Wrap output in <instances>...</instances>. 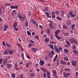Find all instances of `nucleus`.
I'll list each match as a JSON object with an SVG mask.
<instances>
[{
	"instance_id": "f257e3e1",
	"label": "nucleus",
	"mask_w": 78,
	"mask_h": 78,
	"mask_svg": "<svg viewBox=\"0 0 78 78\" xmlns=\"http://www.w3.org/2000/svg\"><path fill=\"white\" fill-rule=\"evenodd\" d=\"M20 15V16H19ZM17 16L19 17L20 20H21L22 21H25V19H26V16H25L24 15L22 17L21 16V15L20 14H18Z\"/></svg>"
},
{
	"instance_id": "f03ea898",
	"label": "nucleus",
	"mask_w": 78,
	"mask_h": 78,
	"mask_svg": "<svg viewBox=\"0 0 78 78\" xmlns=\"http://www.w3.org/2000/svg\"><path fill=\"white\" fill-rule=\"evenodd\" d=\"M63 74L64 75V76L65 78H67V77L70 76L71 75L69 73H63Z\"/></svg>"
},
{
	"instance_id": "7ed1b4c3",
	"label": "nucleus",
	"mask_w": 78,
	"mask_h": 78,
	"mask_svg": "<svg viewBox=\"0 0 78 78\" xmlns=\"http://www.w3.org/2000/svg\"><path fill=\"white\" fill-rule=\"evenodd\" d=\"M71 62L72 63V65L74 66H77V61L74 60H73L71 61Z\"/></svg>"
},
{
	"instance_id": "20e7f679",
	"label": "nucleus",
	"mask_w": 78,
	"mask_h": 78,
	"mask_svg": "<svg viewBox=\"0 0 78 78\" xmlns=\"http://www.w3.org/2000/svg\"><path fill=\"white\" fill-rule=\"evenodd\" d=\"M45 62L44 61H43L42 60H40V62H39V64H40V66H43Z\"/></svg>"
},
{
	"instance_id": "39448f33",
	"label": "nucleus",
	"mask_w": 78,
	"mask_h": 78,
	"mask_svg": "<svg viewBox=\"0 0 78 78\" xmlns=\"http://www.w3.org/2000/svg\"><path fill=\"white\" fill-rule=\"evenodd\" d=\"M60 64L62 65H66V62L64 61L63 60H62L60 61Z\"/></svg>"
},
{
	"instance_id": "423d86ee",
	"label": "nucleus",
	"mask_w": 78,
	"mask_h": 78,
	"mask_svg": "<svg viewBox=\"0 0 78 78\" xmlns=\"http://www.w3.org/2000/svg\"><path fill=\"white\" fill-rule=\"evenodd\" d=\"M6 65L7 66V67L9 69L12 67V65L11 64H9V63H7Z\"/></svg>"
},
{
	"instance_id": "0eeeda50",
	"label": "nucleus",
	"mask_w": 78,
	"mask_h": 78,
	"mask_svg": "<svg viewBox=\"0 0 78 78\" xmlns=\"http://www.w3.org/2000/svg\"><path fill=\"white\" fill-rule=\"evenodd\" d=\"M17 27V22H16L14 23L13 27L16 28Z\"/></svg>"
},
{
	"instance_id": "6e6552de",
	"label": "nucleus",
	"mask_w": 78,
	"mask_h": 78,
	"mask_svg": "<svg viewBox=\"0 0 78 78\" xmlns=\"http://www.w3.org/2000/svg\"><path fill=\"white\" fill-rule=\"evenodd\" d=\"M4 55H8V50H5L4 52Z\"/></svg>"
},
{
	"instance_id": "1a4fd4ad",
	"label": "nucleus",
	"mask_w": 78,
	"mask_h": 78,
	"mask_svg": "<svg viewBox=\"0 0 78 78\" xmlns=\"http://www.w3.org/2000/svg\"><path fill=\"white\" fill-rule=\"evenodd\" d=\"M7 29H8V25H6L3 28V30L4 31H6Z\"/></svg>"
},
{
	"instance_id": "9d476101",
	"label": "nucleus",
	"mask_w": 78,
	"mask_h": 78,
	"mask_svg": "<svg viewBox=\"0 0 78 78\" xmlns=\"http://www.w3.org/2000/svg\"><path fill=\"white\" fill-rule=\"evenodd\" d=\"M73 39L75 44H77V43L78 42V41H76V40L75 39V38H73Z\"/></svg>"
},
{
	"instance_id": "9b49d317",
	"label": "nucleus",
	"mask_w": 78,
	"mask_h": 78,
	"mask_svg": "<svg viewBox=\"0 0 78 78\" xmlns=\"http://www.w3.org/2000/svg\"><path fill=\"white\" fill-rule=\"evenodd\" d=\"M9 55H12V53H14V51L9 50Z\"/></svg>"
},
{
	"instance_id": "f8f14e48",
	"label": "nucleus",
	"mask_w": 78,
	"mask_h": 78,
	"mask_svg": "<svg viewBox=\"0 0 78 78\" xmlns=\"http://www.w3.org/2000/svg\"><path fill=\"white\" fill-rule=\"evenodd\" d=\"M41 69L42 71H43V72H47V69L41 68Z\"/></svg>"
},
{
	"instance_id": "ddd939ff",
	"label": "nucleus",
	"mask_w": 78,
	"mask_h": 78,
	"mask_svg": "<svg viewBox=\"0 0 78 78\" xmlns=\"http://www.w3.org/2000/svg\"><path fill=\"white\" fill-rule=\"evenodd\" d=\"M53 73L54 75L55 76H56V70H53Z\"/></svg>"
},
{
	"instance_id": "4468645a",
	"label": "nucleus",
	"mask_w": 78,
	"mask_h": 78,
	"mask_svg": "<svg viewBox=\"0 0 78 78\" xmlns=\"http://www.w3.org/2000/svg\"><path fill=\"white\" fill-rule=\"evenodd\" d=\"M25 25L27 26V27H28V21L27 20L26 21L25 23Z\"/></svg>"
},
{
	"instance_id": "2eb2a0df",
	"label": "nucleus",
	"mask_w": 78,
	"mask_h": 78,
	"mask_svg": "<svg viewBox=\"0 0 78 78\" xmlns=\"http://www.w3.org/2000/svg\"><path fill=\"white\" fill-rule=\"evenodd\" d=\"M5 45L8 48H11V45L9 44L8 43H6Z\"/></svg>"
},
{
	"instance_id": "dca6fc26",
	"label": "nucleus",
	"mask_w": 78,
	"mask_h": 78,
	"mask_svg": "<svg viewBox=\"0 0 78 78\" xmlns=\"http://www.w3.org/2000/svg\"><path fill=\"white\" fill-rule=\"evenodd\" d=\"M31 49L32 50H33V51H34V52H36V51L37 50V49L34 48H32Z\"/></svg>"
},
{
	"instance_id": "f3484780",
	"label": "nucleus",
	"mask_w": 78,
	"mask_h": 78,
	"mask_svg": "<svg viewBox=\"0 0 78 78\" xmlns=\"http://www.w3.org/2000/svg\"><path fill=\"white\" fill-rule=\"evenodd\" d=\"M49 41H50V40L49 39H46L45 40V42L46 43H47V42H49Z\"/></svg>"
},
{
	"instance_id": "a211bd4d",
	"label": "nucleus",
	"mask_w": 78,
	"mask_h": 78,
	"mask_svg": "<svg viewBox=\"0 0 78 78\" xmlns=\"http://www.w3.org/2000/svg\"><path fill=\"white\" fill-rule=\"evenodd\" d=\"M12 76V78H15L16 77V76H15V74L14 73H13L11 74Z\"/></svg>"
},
{
	"instance_id": "6ab92c4d",
	"label": "nucleus",
	"mask_w": 78,
	"mask_h": 78,
	"mask_svg": "<svg viewBox=\"0 0 78 78\" xmlns=\"http://www.w3.org/2000/svg\"><path fill=\"white\" fill-rule=\"evenodd\" d=\"M74 28H75V24H73L72 25V30H74Z\"/></svg>"
},
{
	"instance_id": "aec40b11",
	"label": "nucleus",
	"mask_w": 78,
	"mask_h": 78,
	"mask_svg": "<svg viewBox=\"0 0 78 78\" xmlns=\"http://www.w3.org/2000/svg\"><path fill=\"white\" fill-rule=\"evenodd\" d=\"M47 33H48V34H50V30H49V28H47Z\"/></svg>"
},
{
	"instance_id": "412c9836",
	"label": "nucleus",
	"mask_w": 78,
	"mask_h": 78,
	"mask_svg": "<svg viewBox=\"0 0 78 78\" xmlns=\"http://www.w3.org/2000/svg\"><path fill=\"white\" fill-rule=\"evenodd\" d=\"M56 19H58V20H62V19L60 18V17H59V16H57L56 17Z\"/></svg>"
},
{
	"instance_id": "4be33fe9",
	"label": "nucleus",
	"mask_w": 78,
	"mask_h": 78,
	"mask_svg": "<svg viewBox=\"0 0 78 78\" xmlns=\"http://www.w3.org/2000/svg\"><path fill=\"white\" fill-rule=\"evenodd\" d=\"M70 42H71V44H73V40L72 39H70Z\"/></svg>"
},
{
	"instance_id": "5701e85b",
	"label": "nucleus",
	"mask_w": 78,
	"mask_h": 78,
	"mask_svg": "<svg viewBox=\"0 0 78 78\" xmlns=\"http://www.w3.org/2000/svg\"><path fill=\"white\" fill-rule=\"evenodd\" d=\"M27 33L28 35H29V36H31V33L29 31H27Z\"/></svg>"
},
{
	"instance_id": "b1692460",
	"label": "nucleus",
	"mask_w": 78,
	"mask_h": 78,
	"mask_svg": "<svg viewBox=\"0 0 78 78\" xmlns=\"http://www.w3.org/2000/svg\"><path fill=\"white\" fill-rule=\"evenodd\" d=\"M69 23H70V21H67L66 23V25H69Z\"/></svg>"
},
{
	"instance_id": "393cba45",
	"label": "nucleus",
	"mask_w": 78,
	"mask_h": 78,
	"mask_svg": "<svg viewBox=\"0 0 78 78\" xmlns=\"http://www.w3.org/2000/svg\"><path fill=\"white\" fill-rule=\"evenodd\" d=\"M64 60H65V61H68V60H69V59L67 57H65L64 58Z\"/></svg>"
},
{
	"instance_id": "a878e982",
	"label": "nucleus",
	"mask_w": 78,
	"mask_h": 78,
	"mask_svg": "<svg viewBox=\"0 0 78 78\" xmlns=\"http://www.w3.org/2000/svg\"><path fill=\"white\" fill-rule=\"evenodd\" d=\"M48 56L50 58H51V53H49L48 54Z\"/></svg>"
},
{
	"instance_id": "bb28decb",
	"label": "nucleus",
	"mask_w": 78,
	"mask_h": 78,
	"mask_svg": "<svg viewBox=\"0 0 78 78\" xmlns=\"http://www.w3.org/2000/svg\"><path fill=\"white\" fill-rule=\"evenodd\" d=\"M26 66L27 67H30V65L27 63L26 64Z\"/></svg>"
},
{
	"instance_id": "cd10ccee",
	"label": "nucleus",
	"mask_w": 78,
	"mask_h": 78,
	"mask_svg": "<svg viewBox=\"0 0 78 78\" xmlns=\"http://www.w3.org/2000/svg\"><path fill=\"white\" fill-rule=\"evenodd\" d=\"M47 76L48 78H50V74H47Z\"/></svg>"
},
{
	"instance_id": "c85d7f7f",
	"label": "nucleus",
	"mask_w": 78,
	"mask_h": 78,
	"mask_svg": "<svg viewBox=\"0 0 78 78\" xmlns=\"http://www.w3.org/2000/svg\"><path fill=\"white\" fill-rule=\"evenodd\" d=\"M70 69L68 68H66L65 69V70H66V71L67 70V71H70Z\"/></svg>"
},
{
	"instance_id": "c756f323",
	"label": "nucleus",
	"mask_w": 78,
	"mask_h": 78,
	"mask_svg": "<svg viewBox=\"0 0 78 78\" xmlns=\"http://www.w3.org/2000/svg\"><path fill=\"white\" fill-rule=\"evenodd\" d=\"M64 51L66 52V53H68V51H68V50H67V49H64Z\"/></svg>"
},
{
	"instance_id": "7c9ffc66",
	"label": "nucleus",
	"mask_w": 78,
	"mask_h": 78,
	"mask_svg": "<svg viewBox=\"0 0 78 78\" xmlns=\"http://www.w3.org/2000/svg\"><path fill=\"white\" fill-rule=\"evenodd\" d=\"M61 13H62V14L63 16H64V13H65V12H64V10H62Z\"/></svg>"
},
{
	"instance_id": "2f4dec72",
	"label": "nucleus",
	"mask_w": 78,
	"mask_h": 78,
	"mask_svg": "<svg viewBox=\"0 0 78 78\" xmlns=\"http://www.w3.org/2000/svg\"><path fill=\"white\" fill-rule=\"evenodd\" d=\"M43 76L44 78H46V74H45V73H44Z\"/></svg>"
},
{
	"instance_id": "473e14b6",
	"label": "nucleus",
	"mask_w": 78,
	"mask_h": 78,
	"mask_svg": "<svg viewBox=\"0 0 78 78\" xmlns=\"http://www.w3.org/2000/svg\"><path fill=\"white\" fill-rule=\"evenodd\" d=\"M7 61H8V58H6L5 59L4 62H5V63H7Z\"/></svg>"
},
{
	"instance_id": "72a5a7b5",
	"label": "nucleus",
	"mask_w": 78,
	"mask_h": 78,
	"mask_svg": "<svg viewBox=\"0 0 78 78\" xmlns=\"http://www.w3.org/2000/svg\"><path fill=\"white\" fill-rule=\"evenodd\" d=\"M76 48V46L75 44H74L73 47V49H75Z\"/></svg>"
},
{
	"instance_id": "f704fd0d",
	"label": "nucleus",
	"mask_w": 78,
	"mask_h": 78,
	"mask_svg": "<svg viewBox=\"0 0 78 78\" xmlns=\"http://www.w3.org/2000/svg\"><path fill=\"white\" fill-rule=\"evenodd\" d=\"M35 38L37 39H39V36L38 35H37L35 37Z\"/></svg>"
},
{
	"instance_id": "c9c22d12",
	"label": "nucleus",
	"mask_w": 78,
	"mask_h": 78,
	"mask_svg": "<svg viewBox=\"0 0 78 78\" xmlns=\"http://www.w3.org/2000/svg\"><path fill=\"white\" fill-rule=\"evenodd\" d=\"M50 44H56V42H53V41H51L50 42Z\"/></svg>"
},
{
	"instance_id": "e433bc0d",
	"label": "nucleus",
	"mask_w": 78,
	"mask_h": 78,
	"mask_svg": "<svg viewBox=\"0 0 78 78\" xmlns=\"http://www.w3.org/2000/svg\"><path fill=\"white\" fill-rule=\"evenodd\" d=\"M49 47H50V48H53V45H52L51 44H49Z\"/></svg>"
},
{
	"instance_id": "4c0bfd02",
	"label": "nucleus",
	"mask_w": 78,
	"mask_h": 78,
	"mask_svg": "<svg viewBox=\"0 0 78 78\" xmlns=\"http://www.w3.org/2000/svg\"><path fill=\"white\" fill-rule=\"evenodd\" d=\"M54 48L55 51L57 50L58 49L57 47H56V46H54Z\"/></svg>"
},
{
	"instance_id": "58836bf2",
	"label": "nucleus",
	"mask_w": 78,
	"mask_h": 78,
	"mask_svg": "<svg viewBox=\"0 0 78 78\" xmlns=\"http://www.w3.org/2000/svg\"><path fill=\"white\" fill-rule=\"evenodd\" d=\"M55 53V52H54V51H53V50L51 51V54L53 55Z\"/></svg>"
},
{
	"instance_id": "ea45409f",
	"label": "nucleus",
	"mask_w": 78,
	"mask_h": 78,
	"mask_svg": "<svg viewBox=\"0 0 78 78\" xmlns=\"http://www.w3.org/2000/svg\"><path fill=\"white\" fill-rule=\"evenodd\" d=\"M60 64V63L58 61V60H57V65H59Z\"/></svg>"
},
{
	"instance_id": "a19ab883",
	"label": "nucleus",
	"mask_w": 78,
	"mask_h": 78,
	"mask_svg": "<svg viewBox=\"0 0 78 78\" xmlns=\"http://www.w3.org/2000/svg\"><path fill=\"white\" fill-rule=\"evenodd\" d=\"M63 28L65 29H67V27L66 26V25H63Z\"/></svg>"
},
{
	"instance_id": "79ce46f5",
	"label": "nucleus",
	"mask_w": 78,
	"mask_h": 78,
	"mask_svg": "<svg viewBox=\"0 0 78 78\" xmlns=\"http://www.w3.org/2000/svg\"><path fill=\"white\" fill-rule=\"evenodd\" d=\"M58 50H62V48L60 47L58 48Z\"/></svg>"
},
{
	"instance_id": "37998d69",
	"label": "nucleus",
	"mask_w": 78,
	"mask_h": 78,
	"mask_svg": "<svg viewBox=\"0 0 78 78\" xmlns=\"http://www.w3.org/2000/svg\"><path fill=\"white\" fill-rule=\"evenodd\" d=\"M17 45H18V46L19 47H21V45H20V44L19 43H18L17 44Z\"/></svg>"
},
{
	"instance_id": "c03bdc74",
	"label": "nucleus",
	"mask_w": 78,
	"mask_h": 78,
	"mask_svg": "<svg viewBox=\"0 0 78 78\" xmlns=\"http://www.w3.org/2000/svg\"><path fill=\"white\" fill-rule=\"evenodd\" d=\"M50 38L51 39H53V35H51Z\"/></svg>"
},
{
	"instance_id": "a18cd8bd",
	"label": "nucleus",
	"mask_w": 78,
	"mask_h": 78,
	"mask_svg": "<svg viewBox=\"0 0 78 78\" xmlns=\"http://www.w3.org/2000/svg\"><path fill=\"white\" fill-rule=\"evenodd\" d=\"M55 51H56L57 53H60V51H59L58 49L57 50H56Z\"/></svg>"
},
{
	"instance_id": "49530a36",
	"label": "nucleus",
	"mask_w": 78,
	"mask_h": 78,
	"mask_svg": "<svg viewBox=\"0 0 78 78\" xmlns=\"http://www.w3.org/2000/svg\"><path fill=\"white\" fill-rule=\"evenodd\" d=\"M75 16H76V15H74V14H73L71 16V17H75Z\"/></svg>"
},
{
	"instance_id": "de8ad7c7",
	"label": "nucleus",
	"mask_w": 78,
	"mask_h": 78,
	"mask_svg": "<svg viewBox=\"0 0 78 78\" xmlns=\"http://www.w3.org/2000/svg\"><path fill=\"white\" fill-rule=\"evenodd\" d=\"M2 44H3V45L4 46H5L6 45V43H5V44L4 41H3Z\"/></svg>"
},
{
	"instance_id": "09e8293b",
	"label": "nucleus",
	"mask_w": 78,
	"mask_h": 78,
	"mask_svg": "<svg viewBox=\"0 0 78 78\" xmlns=\"http://www.w3.org/2000/svg\"><path fill=\"white\" fill-rule=\"evenodd\" d=\"M2 59L0 58V65L1 64H2Z\"/></svg>"
},
{
	"instance_id": "8fccbe9b",
	"label": "nucleus",
	"mask_w": 78,
	"mask_h": 78,
	"mask_svg": "<svg viewBox=\"0 0 78 78\" xmlns=\"http://www.w3.org/2000/svg\"><path fill=\"white\" fill-rule=\"evenodd\" d=\"M69 16H72V14H73V12H71L70 13H69Z\"/></svg>"
},
{
	"instance_id": "3c124183",
	"label": "nucleus",
	"mask_w": 78,
	"mask_h": 78,
	"mask_svg": "<svg viewBox=\"0 0 78 78\" xmlns=\"http://www.w3.org/2000/svg\"><path fill=\"white\" fill-rule=\"evenodd\" d=\"M14 6H12L10 7V8L11 9H14Z\"/></svg>"
},
{
	"instance_id": "603ef678",
	"label": "nucleus",
	"mask_w": 78,
	"mask_h": 78,
	"mask_svg": "<svg viewBox=\"0 0 78 78\" xmlns=\"http://www.w3.org/2000/svg\"><path fill=\"white\" fill-rule=\"evenodd\" d=\"M55 13L56 14H59V11H56L55 12Z\"/></svg>"
},
{
	"instance_id": "864d4df0",
	"label": "nucleus",
	"mask_w": 78,
	"mask_h": 78,
	"mask_svg": "<svg viewBox=\"0 0 78 78\" xmlns=\"http://www.w3.org/2000/svg\"><path fill=\"white\" fill-rule=\"evenodd\" d=\"M64 34L65 35V36H68L69 35V34L67 33H65Z\"/></svg>"
},
{
	"instance_id": "5fc2aeb1",
	"label": "nucleus",
	"mask_w": 78,
	"mask_h": 78,
	"mask_svg": "<svg viewBox=\"0 0 78 78\" xmlns=\"http://www.w3.org/2000/svg\"><path fill=\"white\" fill-rule=\"evenodd\" d=\"M48 9V7H46L44 9V11H47V9Z\"/></svg>"
},
{
	"instance_id": "6e6d98bb",
	"label": "nucleus",
	"mask_w": 78,
	"mask_h": 78,
	"mask_svg": "<svg viewBox=\"0 0 78 78\" xmlns=\"http://www.w3.org/2000/svg\"><path fill=\"white\" fill-rule=\"evenodd\" d=\"M49 27H50V28H51V29H52V28H53V26H52V25L49 26Z\"/></svg>"
},
{
	"instance_id": "4d7b16f0",
	"label": "nucleus",
	"mask_w": 78,
	"mask_h": 78,
	"mask_svg": "<svg viewBox=\"0 0 78 78\" xmlns=\"http://www.w3.org/2000/svg\"><path fill=\"white\" fill-rule=\"evenodd\" d=\"M75 54H76V55H78V51H76V52H75Z\"/></svg>"
},
{
	"instance_id": "13d9d810",
	"label": "nucleus",
	"mask_w": 78,
	"mask_h": 78,
	"mask_svg": "<svg viewBox=\"0 0 78 78\" xmlns=\"http://www.w3.org/2000/svg\"><path fill=\"white\" fill-rule=\"evenodd\" d=\"M18 8V6H14V8L16 9V8Z\"/></svg>"
},
{
	"instance_id": "bf43d9fd",
	"label": "nucleus",
	"mask_w": 78,
	"mask_h": 78,
	"mask_svg": "<svg viewBox=\"0 0 78 78\" xmlns=\"http://www.w3.org/2000/svg\"><path fill=\"white\" fill-rule=\"evenodd\" d=\"M52 18H55V15H52Z\"/></svg>"
},
{
	"instance_id": "052dcab7",
	"label": "nucleus",
	"mask_w": 78,
	"mask_h": 78,
	"mask_svg": "<svg viewBox=\"0 0 78 78\" xmlns=\"http://www.w3.org/2000/svg\"><path fill=\"white\" fill-rule=\"evenodd\" d=\"M20 78H23V76H22V74H21L20 76Z\"/></svg>"
},
{
	"instance_id": "680f3d73",
	"label": "nucleus",
	"mask_w": 78,
	"mask_h": 78,
	"mask_svg": "<svg viewBox=\"0 0 78 78\" xmlns=\"http://www.w3.org/2000/svg\"><path fill=\"white\" fill-rule=\"evenodd\" d=\"M46 14L47 15V16H49V13H48V12H47L46 13Z\"/></svg>"
},
{
	"instance_id": "e2e57ef3",
	"label": "nucleus",
	"mask_w": 78,
	"mask_h": 78,
	"mask_svg": "<svg viewBox=\"0 0 78 78\" xmlns=\"http://www.w3.org/2000/svg\"><path fill=\"white\" fill-rule=\"evenodd\" d=\"M23 64V62L22 61H21L20 63L19 64L20 65V64Z\"/></svg>"
},
{
	"instance_id": "0e129e2a",
	"label": "nucleus",
	"mask_w": 78,
	"mask_h": 78,
	"mask_svg": "<svg viewBox=\"0 0 78 78\" xmlns=\"http://www.w3.org/2000/svg\"><path fill=\"white\" fill-rule=\"evenodd\" d=\"M76 76H78V72L76 73Z\"/></svg>"
},
{
	"instance_id": "69168bd1",
	"label": "nucleus",
	"mask_w": 78,
	"mask_h": 78,
	"mask_svg": "<svg viewBox=\"0 0 78 78\" xmlns=\"http://www.w3.org/2000/svg\"><path fill=\"white\" fill-rule=\"evenodd\" d=\"M32 22L34 24H36V21H35V20H34V21L33 22Z\"/></svg>"
},
{
	"instance_id": "338daca9",
	"label": "nucleus",
	"mask_w": 78,
	"mask_h": 78,
	"mask_svg": "<svg viewBox=\"0 0 78 78\" xmlns=\"http://www.w3.org/2000/svg\"><path fill=\"white\" fill-rule=\"evenodd\" d=\"M26 56L27 58H28V59H30V57L28 55H26Z\"/></svg>"
},
{
	"instance_id": "774afa93",
	"label": "nucleus",
	"mask_w": 78,
	"mask_h": 78,
	"mask_svg": "<svg viewBox=\"0 0 78 78\" xmlns=\"http://www.w3.org/2000/svg\"><path fill=\"white\" fill-rule=\"evenodd\" d=\"M47 35H44L43 36V37H46Z\"/></svg>"
}]
</instances>
